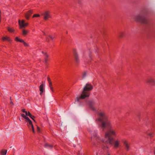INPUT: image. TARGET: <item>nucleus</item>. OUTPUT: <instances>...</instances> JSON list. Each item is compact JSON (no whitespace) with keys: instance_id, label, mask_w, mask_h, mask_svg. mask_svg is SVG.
<instances>
[{"instance_id":"obj_1","label":"nucleus","mask_w":155,"mask_h":155,"mask_svg":"<svg viewBox=\"0 0 155 155\" xmlns=\"http://www.w3.org/2000/svg\"><path fill=\"white\" fill-rule=\"evenodd\" d=\"M99 116L100 117L97 120L101 123L102 127L104 128L107 127L109 129L105 134V139L103 140V142L113 145L114 149L117 148L120 146V141L118 139L114 140L112 137V136L116 137L117 135V131L112 129V123L107 119V117L104 112L99 113Z\"/></svg>"},{"instance_id":"obj_2","label":"nucleus","mask_w":155,"mask_h":155,"mask_svg":"<svg viewBox=\"0 0 155 155\" xmlns=\"http://www.w3.org/2000/svg\"><path fill=\"white\" fill-rule=\"evenodd\" d=\"M93 88L92 86L90 84H87L84 88L83 91L80 97L77 98L79 99H84L89 96L90 94L89 91H91Z\"/></svg>"},{"instance_id":"obj_3","label":"nucleus","mask_w":155,"mask_h":155,"mask_svg":"<svg viewBox=\"0 0 155 155\" xmlns=\"http://www.w3.org/2000/svg\"><path fill=\"white\" fill-rule=\"evenodd\" d=\"M28 112H26L25 114H21V116L25 118L26 120V121L28 122L27 123V126L30 129L31 128L33 132V133H35V131L34 129V127L32 122L30 120L29 118L27 116H28L27 115L28 114Z\"/></svg>"},{"instance_id":"obj_4","label":"nucleus","mask_w":155,"mask_h":155,"mask_svg":"<svg viewBox=\"0 0 155 155\" xmlns=\"http://www.w3.org/2000/svg\"><path fill=\"white\" fill-rule=\"evenodd\" d=\"M18 24L19 25L20 28H25L28 25V22H25L24 20H19Z\"/></svg>"},{"instance_id":"obj_5","label":"nucleus","mask_w":155,"mask_h":155,"mask_svg":"<svg viewBox=\"0 0 155 155\" xmlns=\"http://www.w3.org/2000/svg\"><path fill=\"white\" fill-rule=\"evenodd\" d=\"M41 15L44 16V19L45 20H47L48 19L51 18L50 12L48 10L46 11L44 13L41 14Z\"/></svg>"},{"instance_id":"obj_6","label":"nucleus","mask_w":155,"mask_h":155,"mask_svg":"<svg viewBox=\"0 0 155 155\" xmlns=\"http://www.w3.org/2000/svg\"><path fill=\"white\" fill-rule=\"evenodd\" d=\"M73 53L76 62L77 63H79L80 62V60L78 53L75 49L73 50Z\"/></svg>"},{"instance_id":"obj_7","label":"nucleus","mask_w":155,"mask_h":155,"mask_svg":"<svg viewBox=\"0 0 155 155\" xmlns=\"http://www.w3.org/2000/svg\"><path fill=\"white\" fill-rule=\"evenodd\" d=\"M146 82L148 84H150L152 85L155 84V81L153 78L151 77L147 78L146 81Z\"/></svg>"},{"instance_id":"obj_8","label":"nucleus","mask_w":155,"mask_h":155,"mask_svg":"<svg viewBox=\"0 0 155 155\" xmlns=\"http://www.w3.org/2000/svg\"><path fill=\"white\" fill-rule=\"evenodd\" d=\"M33 12L32 10H30L27 11L25 13V17L27 20L29 19V17L31 14Z\"/></svg>"},{"instance_id":"obj_9","label":"nucleus","mask_w":155,"mask_h":155,"mask_svg":"<svg viewBox=\"0 0 155 155\" xmlns=\"http://www.w3.org/2000/svg\"><path fill=\"white\" fill-rule=\"evenodd\" d=\"M134 19L137 21L144 22L143 21V18L140 15H138L135 17Z\"/></svg>"},{"instance_id":"obj_10","label":"nucleus","mask_w":155,"mask_h":155,"mask_svg":"<svg viewBox=\"0 0 155 155\" xmlns=\"http://www.w3.org/2000/svg\"><path fill=\"white\" fill-rule=\"evenodd\" d=\"M123 143L127 150H128L130 149V146L127 140H125L123 141Z\"/></svg>"},{"instance_id":"obj_11","label":"nucleus","mask_w":155,"mask_h":155,"mask_svg":"<svg viewBox=\"0 0 155 155\" xmlns=\"http://www.w3.org/2000/svg\"><path fill=\"white\" fill-rule=\"evenodd\" d=\"M2 39L4 41H7L9 42H11L12 41V40L9 37L7 36L3 37Z\"/></svg>"},{"instance_id":"obj_12","label":"nucleus","mask_w":155,"mask_h":155,"mask_svg":"<svg viewBox=\"0 0 155 155\" xmlns=\"http://www.w3.org/2000/svg\"><path fill=\"white\" fill-rule=\"evenodd\" d=\"M39 90L40 91V95H42L44 91V85L42 84L39 86Z\"/></svg>"},{"instance_id":"obj_13","label":"nucleus","mask_w":155,"mask_h":155,"mask_svg":"<svg viewBox=\"0 0 155 155\" xmlns=\"http://www.w3.org/2000/svg\"><path fill=\"white\" fill-rule=\"evenodd\" d=\"M29 33V31L25 29L22 30V34L24 36L26 35Z\"/></svg>"},{"instance_id":"obj_14","label":"nucleus","mask_w":155,"mask_h":155,"mask_svg":"<svg viewBox=\"0 0 155 155\" xmlns=\"http://www.w3.org/2000/svg\"><path fill=\"white\" fill-rule=\"evenodd\" d=\"M7 153V150H2L0 152V155H6Z\"/></svg>"},{"instance_id":"obj_15","label":"nucleus","mask_w":155,"mask_h":155,"mask_svg":"<svg viewBox=\"0 0 155 155\" xmlns=\"http://www.w3.org/2000/svg\"><path fill=\"white\" fill-rule=\"evenodd\" d=\"M7 29L8 31L11 33L14 32L15 31V30L14 29V28H12L8 27H7Z\"/></svg>"},{"instance_id":"obj_16","label":"nucleus","mask_w":155,"mask_h":155,"mask_svg":"<svg viewBox=\"0 0 155 155\" xmlns=\"http://www.w3.org/2000/svg\"><path fill=\"white\" fill-rule=\"evenodd\" d=\"M49 87H50V90L51 91V92L52 93L54 92V90L53 89V87L52 86V82H51L49 83Z\"/></svg>"},{"instance_id":"obj_17","label":"nucleus","mask_w":155,"mask_h":155,"mask_svg":"<svg viewBox=\"0 0 155 155\" xmlns=\"http://www.w3.org/2000/svg\"><path fill=\"white\" fill-rule=\"evenodd\" d=\"M15 40L16 41H18L22 42H23V40L20 38H19L18 37H16L15 38Z\"/></svg>"},{"instance_id":"obj_18","label":"nucleus","mask_w":155,"mask_h":155,"mask_svg":"<svg viewBox=\"0 0 155 155\" xmlns=\"http://www.w3.org/2000/svg\"><path fill=\"white\" fill-rule=\"evenodd\" d=\"M45 147L46 148L51 149L52 148L53 146L52 145H49V144L46 143L45 144Z\"/></svg>"},{"instance_id":"obj_19","label":"nucleus","mask_w":155,"mask_h":155,"mask_svg":"<svg viewBox=\"0 0 155 155\" xmlns=\"http://www.w3.org/2000/svg\"><path fill=\"white\" fill-rule=\"evenodd\" d=\"M28 114L27 115H28V116H29L30 117L31 119H32L35 122V120L34 119V118H35V117L34 116L32 115L29 112H28Z\"/></svg>"},{"instance_id":"obj_20","label":"nucleus","mask_w":155,"mask_h":155,"mask_svg":"<svg viewBox=\"0 0 155 155\" xmlns=\"http://www.w3.org/2000/svg\"><path fill=\"white\" fill-rule=\"evenodd\" d=\"M45 55L46 57V58H45V61L46 63L47 62V61H48V59L47 58L48 57V55L46 53H45Z\"/></svg>"},{"instance_id":"obj_21","label":"nucleus","mask_w":155,"mask_h":155,"mask_svg":"<svg viewBox=\"0 0 155 155\" xmlns=\"http://www.w3.org/2000/svg\"><path fill=\"white\" fill-rule=\"evenodd\" d=\"M40 16V15L39 14H35L33 15L32 16L33 18H37L39 17Z\"/></svg>"},{"instance_id":"obj_22","label":"nucleus","mask_w":155,"mask_h":155,"mask_svg":"<svg viewBox=\"0 0 155 155\" xmlns=\"http://www.w3.org/2000/svg\"><path fill=\"white\" fill-rule=\"evenodd\" d=\"M22 42L23 43L24 45L25 46L28 47L29 46L28 45L27 43L26 42H25L24 40H23V42Z\"/></svg>"},{"instance_id":"obj_23","label":"nucleus","mask_w":155,"mask_h":155,"mask_svg":"<svg viewBox=\"0 0 155 155\" xmlns=\"http://www.w3.org/2000/svg\"><path fill=\"white\" fill-rule=\"evenodd\" d=\"M47 79L48 83L51 82V79L49 77Z\"/></svg>"},{"instance_id":"obj_24","label":"nucleus","mask_w":155,"mask_h":155,"mask_svg":"<svg viewBox=\"0 0 155 155\" xmlns=\"http://www.w3.org/2000/svg\"><path fill=\"white\" fill-rule=\"evenodd\" d=\"M123 34H124V33H123L122 32H120L119 35L120 37H122Z\"/></svg>"},{"instance_id":"obj_25","label":"nucleus","mask_w":155,"mask_h":155,"mask_svg":"<svg viewBox=\"0 0 155 155\" xmlns=\"http://www.w3.org/2000/svg\"><path fill=\"white\" fill-rule=\"evenodd\" d=\"M147 134L149 136H150V137H151V136H153V134H151V133H149V134H148V133H147Z\"/></svg>"},{"instance_id":"obj_26","label":"nucleus","mask_w":155,"mask_h":155,"mask_svg":"<svg viewBox=\"0 0 155 155\" xmlns=\"http://www.w3.org/2000/svg\"><path fill=\"white\" fill-rule=\"evenodd\" d=\"M37 128L38 131V132H40V129L38 126H37Z\"/></svg>"},{"instance_id":"obj_27","label":"nucleus","mask_w":155,"mask_h":155,"mask_svg":"<svg viewBox=\"0 0 155 155\" xmlns=\"http://www.w3.org/2000/svg\"><path fill=\"white\" fill-rule=\"evenodd\" d=\"M1 12L0 10V22L1 21Z\"/></svg>"},{"instance_id":"obj_28","label":"nucleus","mask_w":155,"mask_h":155,"mask_svg":"<svg viewBox=\"0 0 155 155\" xmlns=\"http://www.w3.org/2000/svg\"><path fill=\"white\" fill-rule=\"evenodd\" d=\"M49 37L50 38L52 39V40H53L54 39V37H52L51 36H49Z\"/></svg>"},{"instance_id":"obj_29","label":"nucleus","mask_w":155,"mask_h":155,"mask_svg":"<svg viewBox=\"0 0 155 155\" xmlns=\"http://www.w3.org/2000/svg\"><path fill=\"white\" fill-rule=\"evenodd\" d=\"M22 111H23V112L25 113V112H27L26 111H25V109H23V110H22Z\"/></svg>"},{"instance_id":"obj_30","label":"nucleus","mask_w":155,"mask_h":155,"mask_svg":"<svg viewBox=\"0 0 155 155\" xmlns=\"http://www.w3.org/2000/svg\"><path fill=\"white\" fill-rule=\"evenodd\" d=\"M10 103H11V104H13V102H12V101H11Z\"/></svg>"},{"instance_id":"obj_31","label":"nucleus","mask_w":155,"mask_h":155,"mask_svg":"<svg viewBox=\"0 0 155 155\" xmlns=\"http://www.w3.org/2000/svg\"><path fill=\"white\" fill-rule=\"evenodd\" d=\"M107 155H110V154L108 153V154H107Z\"/></svg>"},{"instance_id":"obj_32","label":"nucleus","mask_w":155,"mask_h":155,"mask_svg":"<svg viewBox=\"0 0 155 155\" xmlns=\"http://www.w3.org/2000/svg\"><path fill=\"white\" fill-rule=\"evenodd\" d=\"M43 33H44V34L45 35V32H43Z\"/></svg>"},{"instance_id":"obj_33","label":"nucleus","mask_w":155,"mask_h":155,"mask_svg":"<svg viewBox=\"0 0 155 155\" xmlns=\"http://www.w3.org/2000/svg\"><path fill=\"white\" fill-rule=\"evenodd\" d=\"M154 154H155V152H154Z\"/></svg>"}]
</instances>
